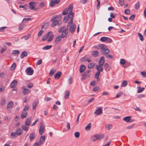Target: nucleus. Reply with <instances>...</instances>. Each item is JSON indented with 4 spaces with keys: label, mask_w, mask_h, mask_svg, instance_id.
I'll return each mask as SVG.
<instances>
[{
    "label": "nucleus",
    "mask_w": 146,
    "mask_h": 146,
    "mask_svg": "<svg viewBox=\"0 0 146 146\" xmlns=\"http://www.w3.org/2000/svg\"><path fill=\"white\" fill-rule=\"evenodd\" d=\"M71 15H70L69 14V15L67 17H65L63 19V21L64 23H66L67 21L68 20H70V21L71 20V18H70Z\"/></svg>",
    "instance_id": "obj_23"
},
{
    "label": "nucleus",
    "mask_w": 146,
    "mask_h": 146,
    "mask_svg": "<svg viewBox=\"0 0 146 146\" xmlns=\"http://www.w3.org/2000/svg\"><path fill=\"white\" fill-rule=\"evenodd\" d=\"M26 25L25 24L21 23L19 25V30H21L26 27Z\"/></svg>",
    "instance_id": "obj_37"
},
{
    "label": "nucleus",
    "mask_w": 146,
    "mask_h": 146,
    "mask_svg": "<svg viewBox=\"0 0 146 146\" xmlns=\"http://www.w3.org/2000/svg\"><path fill=\"white\" fill-rule=\"evenodd\" d=\"M20 53V52L18 50H13L12 53V55H15V54H17V55H18Z\"/></svg>",
    "instance_id": "obj_34"
},
{
    "label": "nucleus",
    "mask_w": 146,
    "mask_h": 146,
    "mask_svg": "<svg viewBox=\"0 0 146 146\" xmlns=\"http://www.w3.org/2000/svg\"><path fill=\"white\" fill-rule=\"evenodd\" d=\"M38 104V101H35L33 102V109L34 110L36 108V106Z\"/></svg>",
    "instance_id": "obj_33"
},
{
    "label": "nucleus",
    "mask_w": 146,
    "mask_h": 146,
    "mask_svg": "<svg viewBox=\"0 0 146 146\" xmlns=\"http://www.w3.org/2000/svg\"><path fill=\"white\" fill-rule=\"evenodd\" d=\"M25 71L27 74L29 75H32L33 74L34 72L33 70H32L30 67H28L27 68Z\"/></svg>",
    "instance_id": "obj_8"
},
{
    "label": "nucleus",
    "mask_w": 146,
    "mask_h": 146,
    "mask_svg": "<svg viewBox=\"0 0 146 146\" xmlns=\"http://www.w3.org/2000/svg\"><path fill=\"white\" fill-rule=\"evenodd\" d=\"M100 41L102 42H106V43H111L112 42V40L108 37L103 36L100 39Z\"/></svg>",
    "instance_id": "obj_4"
},
{
    "label": "nucleus",
    "mask_w": 146,
    "mask_h": 146,
    "mask_svg": "<svg viewBox=\"0 0 146 146\" xmlns=\"http://www.w3.org/2000/svg\"><path fill=\"white\" fill-rule=\"evenodd\" d=\"M105 62L104 58V56L101 57L98 63L99 64L103 65Z\"/></svg>",
    "instance_id": "obj_14"
},
{
    "label": "nucleus",
    "mask_w": 146,
    "mask_h": 146,
    "mask_svg": "<svg viewBox=\"0 0 146 146\" xmlns=\"http://www.w3.org/2000/svg\"><path fill=\"white\" fill-rule=\"evenodd\" d=\"M119 5L122 6L124 4V0H119Z\"/></svg>",
    "instance_id": "obj_56"
},
{
    "label": "nucleus",
    "mask_w": 146,
    "mask_h": 146,
    "mask_svg": "<svg viewBox=\"0 0 146 146\" xmlns=\"http://www.w3.org/2000/svg\"><path fill=\"white\" fill-rule=\"evenodd\" d=\"M27 115V111H23L21 114V118L22 119L25 118L26 117Z\"/></svg>",
    "instance_id": "obj_27"
},
{
    "label": "nucleus",
    "mask_w": 146,
    "mask_h": 146,
    "mask_svg": "<svg viewBox=\"0 0 146 146\" xmlns=\"http://www.w3.org/2000/svg\"><path fill=\"white\" fill-rule=\"evenodd\" d=\"M112 126L113 125L112 124H109L108 125H106L105 127L107 130H110L112 128Z\"/></svg>",
    "instance_id": "obj_40"
},
{
    "label": "nucleus",
    "mask_w": 146,
    "mask_h": 146,
    "mask_svg": "<svg viewBox=\"0 0 146 146\" xmlns=\"http://www.w3.org/2000/svg\"><path fill=\"white\" fill-rule=\"evenodd\" d=\"M95 64L93 63H89L88 65V68L90 69L93 68Z\"/></svg>",
    "instance_id": "obj_41"
},
{
    "label": "nucleus",
    "mask_w": 146,
    "mask_h": 146,
    "mask_svg": "<svg viewBox=\"0 0 146 146\" xmlns=\"http://www.w3.org/2000/svg\"><path fill=\"white\" fill-rule=\"evenodd\" d=\"M23 131L20 128H18L17 129L16 133L18 135H19L23 133Z\"/></svg>",
    "instance_id": "obj_28"
},
{
    "label": "nucleus",
    "mask_w": 146,
    "mask_h": 146,
    "mask_svg": "<svg viewBox=\"0 0 146 146\" xmlns=\"http://www.w3.org/2000/svg\"><path fill=\"white\" fill-rule=\"evenodd\" d=\"M16 67V64L15 63H13L12 66H11V70H13L15 69Z\"/></svg>",
    "instance_id": "obj_59"
},
{
    "label": "nucleus",
    "mask_w": 146,
    "mask_h": 146,
    "mask_svg": "<svg viewBox=\"0 0 146 146\" xmlns=\"http://www.w3.org/2000/svg\"><path fill=\"white\" fill-rule=\"evenodd\" d=\"M52 46H44L42 48V49L44 50H48Z\"/></svg>",
    "instance_id": "obj_58"
},
{
    "label": "nucleus",
    "mask_w": 146,
    "mask_h": 146,
    "mask_svg": "<svg viewBox=\"0 0 146 146\" xmlns=\"http://www.w3.org/2000/svg\"><path fill=\"white\" fill-rule=\"evenodd\" d=\"M73 8V5H70L69 6L68 8H67V9H68V11H69V14L70 15H71L70 18H73L74 16L73 13L72 11Z\"/></svg>",
    "instance_id": "obj_6"
},
{
    "label": "nucleus",
    "mask_w": 146,
    "mask_h": 146,
    "mask_svg": "<svg viewBox=\"0 0 146 146\" xmlns=\"http://www.w3.org/2000/svg\"><path fill=\"white\" fill-rule=\"evenodd\" d=\"M140 6V3L139 1H138L135 5V8L137 9Z\"/></svg>",
    "instance_id": "obj_55"
},
{
    "label": "nucleus",
    "mask_w": 146,
    "mask_h": 146,
    "mask_svg": "<svg viewBox=\"0 0 146 146\" xmlns=\"http://www.w3.org/2000/svg\"><path fill=\"white\" fill-rule=\"evenodd\" d=\"M17 82L16 80H14L11 83V88L15 87L17 84Z\"/></svg>",
    "instance_id": "obj_19"
},
{
    "label": "nucleus",
    "mask_w": 146,
    "mask_h": 146,
    "mask_svg": "<svg viewBox=\"0 0 146 146\" xmlns=\"http://www.w3.org/2000/svg\"><path fill=\"white\" fill-rule=\"evenodd\" d=\"M36 135L33 132L31 133L29 135V139L30 141L33 140L35 137Z\"/></svg>",
    "instance_id": "obj_21"
},
{
    "label": "nucleus",
    "mask_w": 146,
    "mask_h": 146,
    "mask_svg": "<svg viewBox=\"0 0 146 146\" xmlns=\"http://www.w3.org/2000/svg\"><path fill=\"white\" fill-rule=\"evenodd\" d=\"M31 117H30L27 118L25 121V124L28 126H29L31 123Z\"/></svg>",
    "instance_id": "obj_12"
},
{
    "label": "nucleus",
    "mask_w": 146,
    "mask_h": 146,
    "mask_svg": "<svg viewBox=\"0 0 146 146\" xmlns=\"http://www.w3.org/2000/svg\"><path fill=\"white\" fill-rule=\"evenodd\" d=\"M95 111L94 112V113L97 115H98L102 113V108L100 107H97Z\"/></svg>",
    "instance_id": "obj_7"
},
{
    "label": "nucleus",
    "mask_w": 146,
    "mask_h": 146,
    "mask_svg": "<svg viewBox=\"0 0 146 146\" xmlns=\"http://www.w3.org/2000/svg\"><path fill=\"white\" fill-rule=\"evenodd\" d=\"M109 94L108 92L105 91L103 92L102 93V95L103 96L108 95Z\"/></svg>",
    "instance_id": "obj_62"
},
{
    "label": "nucleus",
    "mask_w": 146,
    "mask_h": 146,
    "mask_svg": "<svg viewBox=\"0 0 146 146\" xmlns=\"http://www.w3.org/2000/svg\"><path fill=\"white\" fill-rule=\"evenodd\" d=\"M138 90L137 91V93H140L142 92L144 89V88H141L139 86L137 87Z\"/></svg>",
    "instance_id": "obj_38"
},
{
    "label": "nucleus",
    "mask_w": 146,
    "mask_h": 146,
    "mask_svg": "<svg viewBox=\"0 0 146 146\" xmlns=\"http://www.w3.org/2000/svg\"><path fill=\"white\" fill-rule=\"evenodd\" d=\"M40 129H42L44 131V126L43 125L42 122H41L40 123Z\"/></svg>",
    "instance_id": "obj_57"
},
{
    "label": "nucleus",
    "mask_w": 146,
    "mask_h": 146,
    "mask_svg": "<svg viewBox=\"0 0 146 146\" xmlns=\"http://www.w3.org/2000/svg\"><path fill=\"white\" fill-rule=\"evenodd\" d=\"M53 36L54 35H53L52 32L51 31H49L46 35L43 36L42 40V41H44L48 39L47 42H50L52 40Z\"/></svg>",
    "instance_id": "obj_2"
},
{
    "label": "nucleus",
    "mask_w": 146,
    "mask_h": 146,
    "mask_svg": "<svg viewBox=\"0 0 146 146\" xmlns=\"http://www.w3.org/2000/svg\"><path fill=\"white\" fill-rule=\"evenodd\" d=\"M125 13L126 15H129L130 13V11L129 9H127L125 10Z\"/></svg>",
    "instance_id": "obj_61"
},
{
    "label": "nucleus",
    "mask_w": 146,
    "mask_h": 146,
    "mask_svg": "<svg viewBox=\"0 0 146 146\" xmlns=\"http://www.w3.org/2000/svg\"><path fill=\"white\" fill-rule=\"evenodd\" d=\"M62 73L60 71L57 72L54 75V78L55 79H58L60 77Z\"/></svg>",
    "instance_id": "obj_18"
},
{
    "label": "nucleus",
    "mask_w": 146,
    "mask_h": 146,
    "mask_svg": "<svg viewBox=\"0 0 146 146\" xmlns=\"http://www.w3.org/2000/svg\"><path fill=\"white\" fill-rule=\"evenodd\" d=\"M17 133L15 132H13L11 133V134L10 135L11 137L12 138H13L14 137H15L17 136Z\"/></svg>",
    "instance_id": "obj_42"
},
{
    "label": "nucleus",
    "mask_w": 146,
    "mask_h": 146,
    "mask_svg": "<svg viewBox=\"0 0 146 146\" xmlns=\"http://www.w3.org/2000/svg\"><path fill=\"white\" fill-rule=\"evenodd\" d=\"M138 35L139 37L140 38V40L141 41H143L144 40L143 36L141 33H138Z\"/></svg>",
    "instance_id": "obj_51"
},
{
    "label": "nucleus",
    "mask_w": 146,
    "mask_h": 146,
    "mask_svg": "<svg viewBox=\"0 0 146 146\" xmlns=\"http://www.w3.org/2000/svg\"><path fill=\"white\" fill-rule=\"evenodd\" d=\"M6 101L5 100L4 98H3L1 102V106L4 105L6 103Z\"/></svg>",
    "instance_id": "obj_45"
},
{
    "label": "nucleus",
    "mask_w": 146,
    "mask_h": 146,
    "mask_svg": "<svg viewBox=\"0 0 146 146\" xmlns=\"http://www.w3.org/2000/svg\"><path fill=\"white\" fill-rule=\"evenodd\" d=\"M68 11V9H67V8H66L63 11L62 13V14L64 15H66Z\"/></svg>",
    "instance_id": "obj_50"
},
{
    "label": "nucleus",
    "mask_w": 146,
    "mask_h": 146,
    "mask_svg": "<svg viewBox=\"0 0 146 146\" xmlns=\"http://www.w3.org/2000/svg\"><path fill=\"white\" fill-rule=\"evenodd\" d=\"M99 54V52L97 51H93L92 52V54L94 57H96L98 56Z\"/></svg>",
    "instance_id": "obj_29"
},
{
    "label": "nucleus",
    "mask_w": 146,
    "mask_h": 146,
    "mask_svg": "<svg viewBox=\"0 0 146 146\" xmlns=\"http://www.w3.org/2000/svg\"><path fill=\"white\" fill-rule=\"evenodd\" d=\"M45 137L44 135L41 136L39 141V143L40 144H43L45 141Z\"/></svg>",
    "instance_id": "obj_13"
},
{
    "label": "nucleus",
    "mask_w": 146,
    "mask_h": 146,
    "mask_svg": "<svg viewBox=\"0 0 146 146\" xmlns=\"http://www.w3.org/2000/svg\"><path fill=\"white\" fill-rule=\"evenodd\" d=\"M56 72L55 69H52L50 71L49 73V75L51 76L53 75Z\"/></svg>",
    "instance_id": "obj_43"
},
{
    "label": "nucleus",
    "mask_w": 146,
    "mask_h": 146,
    "mask_svg": "<svg viewBox=\"0 0 146 146\" xmlns=\"http://www.w3.org/2000/svg\"><path fill=\"white\" fill-rule=\"evenodd\" d=\"M27 55V52L26 51L22 52L20 55V58L21 59L25 57H26Z\"/></svg>",
    "instance_id": "obj_24"
},
{
    "label": "nucleus",
    "mask_w": 146,
    "mask_h": 146,
    "mask_svg": "<svg viewBox=\"0 0 146 146\" xmlns=\"http://www.w3.org/2000/svg\"><path fill=\"white\" fill-rule=\"evenodd\" d=\"M97 135L98 140H101L102 138H104V134H101L100 135Z\"/></svg>",
    "instance_id": "obj_31"
},
{
    "label": "nucleus",
    "mask_w": 146,
    "mask_h": 146,
    "mask_svg": "<svg viewBox=\"0 0 146 146\" xmlns=\"http://www.w3.org/2000/svg\"><path fill=\"white\" fill-rule=\"evenodd\" d=\"M103 65L99 64L96 66V69L98 70V72H102L103 71V69L102 66Z\"/></svg>",
    "instance_id": "obj_16"
},
{
    "label": "nucleus",
    "mask_w": 146,
    "mask_h": 146,
    "mask_svg": "<svg viewBox=\"0 0 146 146\" xmlns=\"http://www.w3.org/2000/svg\"><path fill=\"white\" fill-rule=\"evenodd\" d=\"M27 87L29 88H31L33 87V84L32 83H30L27 86Z\"/></svg>",
    "instance_id": "obj_63"
},
{
    "label": "nucleus",
    "mask_w": 146,
    "mask_h": 146,
    "mask_svg": "<svg viewBox=\"0 0 146 146\" xmlns=\"http://www.w3.org/2000/svg\"><path fill=\"white\" fill-rule=\"evenodd\" d=\"M123 94V93L122 91H120L116 95V98H119L120 96L122 95Z\"/></svg>",
    "instance_id": "obj_52"
},
{
    "label": "nucleus",
    "mask_w": 146,
    "mask_h": 146,
    "mask_svg": "<svg viewBox=\"0 0 146 146\" xmlns=\"http://www.w3.org/2000/svg\"><path fill=\"white\" fill-rule=\"evenodd\" d=\"M22 89H23V93L24 95L28 94L31 92V90L28 89H23V88H22Z\"/></svg>",
    "instance_id": "obj_26"
},
{
    "label": "nucleus",
    "mask_w": 146,
    "mask_h": 146,
    "mask_svg": "<svg viewBox=\"0 0 146 146\" xmlns=\"http://www.w3.org/2000/svg\"><path fill=\"white\" fill-rule=\"evenodd\" d=\"M21 127L25 131H28L29 129V126L26 125L25 124V125H22Z\"/></svg>",
    "instance_id": "obj_30"
},
{
    "label": "nucleus",
    "mask_w": 146,
    "mask_h": 146,
    "mask_svg": "<svg viewBox=\"0 0 146 146\" xmlns=\"http://www.w3.org/2000/svg\"><path fill=\"white\" fill-rule=\"evenodd\" d=\"M31 20V19L30 18H25L23 19L22 22L25 23L27 21H30Z\"/></svg>",
    "instance_id": "obj_54"
},
{
    "label": "nucleus",
    "mask_w": 146,
    "mask_h": 146,
    "mask_svg": "<svg viewBox=\"0 0 146 146\" xmlns=\"http://www.w3.org/2000/svg\"><path fill=\"white\" fill-rule=\"evenodd\" d=\"M82 80H84L86 79V78L89 77L90 76L91 74L90 73H88L85 72L82 74Z\"/></svg>",
    "instance_id": "obj_10"
},
{
    "label": "nucleus",
    "mask_w": 146,
    "mask_h": 146,
    "mask_svg": "<svg viewBox=\"0 0 146 146\" xmlns=\"http://www.w3.org/2000/svg\"><path fill=\"white\" fill-rule=\"evenodd\" d=\"M65 29H64V27L63 26L60 27L58 31L59 33L64 32V31Z\"/></svg>",
    "instance_id": "obj_53"
},
{
    "label": "nucleus",
    "mask_w": 146,
    "mask_h": 146,
    "mask_svg": "<svg viewBox=\"0 0 146 146\" xmlns=\"http://www.w3.org/2000/svg\"><path fill=\"white\" fill-rule=\"evenodd\" d=\"M91 123H89L88 125L85 127V129L86 130H89L91 127Z\"/></svg>",
    "instance_id": "obj_39"
},
{
    "label": "nucleus",
    "mask_w": 146,
    "mask_h": 146,
    "mask_svg": "<svg viewBox=\"0 0 146 146\" xmlns=\"http://www.w3.org/2000/svg\"><path fill=\"white\" fill-rule=\"evenodd\" d=\"M13 103L12 101H11L9 102L7 104V108L8 110H11L13 108Z\"/></svg>",
    "instance_id": "obj_15"
},
{
    "label": "nucleus",
    "mask_w": 146,
    "mask_h": 146,
    "mask_svg": "<svg viewBox=\"0 0 146 146\" xmlns=\"http://www.w3.org/2000/svg\"><path fill=\"white\" fill-rule=\"evenodd\" d=\"M58 17V16L57 15H55L52 17L51 21L52 22H53V23L51 25V26L52 27H54L56 25L59 26L61 24V21L59 22L57 20H55V19L56 18H57Z\"/></svg>",
    "instance_id": "obj_3"
},
{
    "label": "nucleus",
    "mask_w": 146,
    "mask_h": 146,
    "mask_svg": "<svg viewBox=\"0 0 146 146\" xmlns=\"http://www.w3.org/2000/svg\"><path fill=\"white\" fill-rule=\"evenodd\" d=\"M60 1V0H55L54 1H52L50 3V5L52 7H53L55 4H58Z\"/></svg>",
    "instance_id": "obj_11"
},
{
    "label": "nucleus",
    "mask_w": 146,
    "mask_h": 146,
    "mask_svg": "<svg viewBox=\"0 0 146 146\" xmlns=\"http://www.w3.org/2000/svg\"><path fill=\"white\" fill-rule=\"evenodd\" d=\"M120 63L121 64L123 65L125 64L126 62L124 59H122L120 60Z\"/></svg>",
    "instance_id": "obj_47"
},
{
    "label": "nucleus",
    "mask_w": 146,
    "mask_h": 146,
    "mask_svg": "<svg viewBox=\"0 0 146 146\" xmlns=\"http://www.w3.org/2000/svg\"><path fill=\"white\" fill-rule=\"evenodd\" d=\"M100 90V88L98 87H94L93 88V90L94 92L98 91Z\"/></svg>",
    "instance_id": "obj_60"
},
{
    "label": "nucleus",
    "mask_w": 146,
    "mask_h": 146,
    "mask_svg": "<svg viewBox=\"0 0 146 146\" xmlns=\"http://www.w3.org/2000/svg\"><path fill=\"white\" fill-rule=\"evenodd\" d=\"M131 117L130 116H127L124 117L123 120L127 122H131L134 121L133 119H131Z\"/></svg>",
    "instance_id": "obj_9"
},
{
    "label": "nucleus",
    "mask_w": 146,
    "mask_h": 146,
    "mask_svg": "<svg viewBox=\"0 0 146 146\" xmlns=\"http://www.w3.org/2000/svg\"><path fill=\"white\" fill-rule=\"evenodd\" d=\"M85 66L84 65H82L80 67V72L81 73L83 72L85 70Z\"/></svg>",
    "instance_id": "obj_25"
},
{
    "label": "nucleus",
    "mask_w": 146,
    "mask_h": 146,
    "mask_svg": "<svg viewBox=\"0 0 146 146\" xmlns=\"http://www.w3.org/2000/svg\"><path fill=\"white\" fill-rule=\"evenodd\" d=\"M43 31L42 30H40L38 33V37H40L42 35V33H43Z\"/></svg>",
    "instance_id": "obj_64"
},
{
    "label": "nucleus",
    "mask_w": 146,
    "mask_h": 146,
    "mask_svg": "<svg viewBox=\"0 0 146 146\" xmlns=\"http://www.w3.org/2000/svg\"><path fill=\"white\" fill-rule=\"evenodd\" d=\"M31 36V34H27V35H25L21 37V38L24 39L25 40H28Z\"/></svg>",
    "instance_id": "obj_35"
},
{
    "label": "nucleus",
    "mask_w": 146,
    "mask_h": 146,
    "mask_svg": "<svg viewBox=\"0 0 146 146\" xmlns=\"http://www.w3.org/2000/svg\"><path fill=\"white\" fill-rule=\"evenodd\" d=\"M100 48L101 49V52H102V54H106L109 52V50L105 46H101Z\"/></svg>",
    "instance_id": "obj_5"
},
{
    "label": "nucleus",
    "mask_w": 146,
    "mask_h": 146,
    "mask_svg": "<svg viewBox=\"0 0 146 146\" xmlns=\"http://www.w3.org/2000/svg\"><path fill=\"white\" fill-rule=\"evenodd\" d=\"M29 106L28 105H25L23 111H27L29 110Z\"/></svg>",
    "instance_id": "obj_46"
},
{
    "label": "nucleus",
    "mask_w": 146,
    "mask_h": 146,
    "mask_svg": "<svg viewBox=\"0 0 146 146\" xmlns=\"http://www.w3.org/2000/svg\"><path fill=\"white\" fill-rule=\"evenodd\" d=\"M35 3L34 2H31L29 3V8L31 10H33L35 7Z\"/></svg>",
    "instance_id": "obj_20"
},
{
    "label": "nucleus",
    "mask_w": 146,
    "mask_h": 146,
    "mask_svg": "<svg viewBox=\"0 0 146 146\" xmlns=\"http://www.w3.org/2000/svg\"><path fill=\"white\" fill-rule=\"evenodd\" d=\"M73 18H71V20L70 21L67 25L68 29H69L70 32L72 33H74L76 28V25L73 24Z\"/></svg>",
    "instance_id": "obj_1"
},
{
    "label": "nucleus",
    "mask_w": 146,
    "mask_h": 146,
    "mask_svg": "<svg viewBox=\"0 0 146 146\" xmlns=\"http://www.w3.org/2000/svg\"><path fill=\"white\" fill-rule=\"evenodd\" d=\"M127 82L126 80H123L121 84V87H125L127 84Z\"/></svg>",
    "instance_id": "obj_36"
},
{
    "label": "nucleus",
    "mask_w": 146,
    "mask_h": 146,
    "mask_svg": "<svg viewBox=\"0 0 146 146\" xmlns=\"http://www.w3.org/2000/svg\"><path fill=\"white\" fill-rule=\"evenodd\" d=\"M70 95V92L68 90H66L65 92L64 98L65 99H68Z\"/></svg>",
    "instance_id": "obj_22"
},
{
    "label": "nucleus",
    "mask_w": 146,
    "mask_h": 146,
    "mask_svg": "<svg viewBox=\"0 0 146 146\" xmlns=\"http://www.w3.org/2000/svg\"><path fill=\"white\" fill-rule=\"evenodd\" d=\"M68 32V29H65L63 32L61 36H59L61 37V38H64L66 36Z\"/></svg>",
    "instance_id": "obj_17"
},
{
    "label": "nucleus",
    "mask_w": 146,
    "mask_h": 146,
    "mask_svg": "<svg viewBox=\"0 0 146 146\" xmlns=\"http://www.w3.org/2000/svg\"><path fill=\"white\" fill-rule=\"evenodd\" d=\"M74 135L75 137L78 138L80 136V133L79 132L77 131L75 133Z\"/></svg>",
    "instance_id": "obj_48"
},
{
    "label": "nucleus",
    "mask_w": 146,
    "mask_h": 146,
    "mask_svg": "<svg viewBox=\"0 0 146 146\" xmlns=\"http://www.w3.org/2000/svg\"><path fill=\"white\" fill-rule=\"evenodd\" d=\"M98 140L97 135H93L91 138V140L92 141H96Z\"/></svg>",
    "instance_id": "obj_32"
},
{
    "label": "nucleus",
    "mask_w": 146,
    "mask_h": 146,
    "mask_svg": "<svg viewBox=\"0 0 146 146\" xmlns=\"http://www.w3.org/2000/svg\"><path fill=\"white\" fill-rule=\"evenodd\" d=\"M87 60V58L85 56H84L81 58L80 59V61L82 62H85Z\"/></svg>",
    "instance_id": "obj_49"
},
{
    "label": "nucleus",
    "mask_w": 146,
    "mask_h": 146,
    "mask_svg": "<svg viewBox=\"0 0 146 146\" xmlns=\"http://www.w3.org/2000/svg\"><path fill=\"white\" fill-rule=\"evenodd\" d=\"M61 40V37H60L59 36H58L56 38L55 42L56 43H58Z\"/></svg>",
    "instance_id": "obj_44"
}]
</instances>
